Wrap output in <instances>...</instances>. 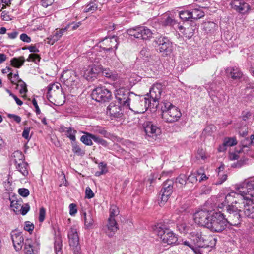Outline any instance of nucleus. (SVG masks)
I'll use <instances>...</instances> for the list:
<instances>
[{"label": "nucleus", "mask_w": 254, "mask_h": 254, "mask_svg": "<svg viewBox=\"0 0 254 254\" xmlns=\"http://www.w3.org/2000/svg\"><path fill=\"white\" fill-rule=\"evenodd\" d=\"M17 86L20 87L19 92L21 94L26 93L27 92L26 83L22 80H20L19 82L16 84Z\"/></svg>", "instance_id": "obj_53"}, {"label": "nucleus", "mask_w": 254, "mask_h": 254, "mask_svg": "<svg viewBox=\"0 0 254 254\" xmlns=\"http://www.w3.org/2000/svg\"><path fill=\"white\" fill-rule=\"evenodd\" d=\"M93 131L96 133L100 134L103 135L104 137H107L108 135V132L105 129L99 126L95 127L93 128Z\"/></svg>", "instance_id": "obj_49"}, {"label": "nucleus", "mask_w": 254, "mask_h": 254, "mask_svg": "<svg viewBox=\"0 0 254 254\" xmlns=\"http://www.w3.org/2000/svg\"><path fill=\"white\" fill-rule=\"evenodd\" d=\"M100 51L99 47L96 46L91 50V51L88 52V56L89 60L92 63H98L101 59V55H97L96 52Z\"/></svg>", "instance_id": "obj_28"}, {"label": "nucleus", "mask_w": 254, "mask_h": 254, "mask_svg": "<svg viewBox=\"0 0 254 254\" xmlns=\"http://www.w3.org/2000/svg\"><path fill=\"white\" fill-rule=\"evenodd\" d=\"M40 60V57L39 55L36 54H31L29 55L28 58L27 59L28 61H32L35 63L39 62Z\"/></svg>", "instance_id": "obj_58"}, {"label": "nucleus", "mask_w": 254, "mask_h": 254, "mask_svg": "<svg viewBox=\"0 0 254 254\" xmlns=\"http://www.w3.org/2000/svg\"><path fill=\"white\" fill-rule=\"evenodd\" d=\"M62 248V241L60 237H57L55 238L54 243V249L56 254L61 253Z\"/></svg>", "instance_id": "obj_46"}, {"label": "nucleus", "mask_w": 254, "mask_h": 254, "mask_svg": "<svg viewBox=\"0 0 254 254\" xmlns=\"http://www.w3.org/2000/svg\"><path fill=\"white\" fill-rule=\"evenodd\" d=\"M223 141L227 147L233 146L237 144V141L235 137H226L224 138Z\"/></svg>", "instance_id": "obj_50"}, {"label": "nucleus", "mask_w": 254, "mask_h": 254, "mask_svg": "<svg viewBox=\"0 0 254 254\" xmlns=\"http://www.w3.org/2000/svg\"><path fill=\"white\" fill-rule=\"evenodd\" d=\"M102 75L112 81H116L118 79L119 76L116 72L112 71L109 68L103 69L101 67V71Z\"/></svg>", "instance_id": "obj_30"}, {"label": "nucleus", "mask_w": 254, "mask_h": 254, "mask_svg": "<svg viewBox=\"0 0 254 254\" xmlns=\"http://www.w3.org/2000/svg\"><path fill=\"white\" fill-rule=\"evenodd\" d=\"M98 6V5L96 0L90 1L83 6V12L93 13L97 10Z\"/></svg>", "instance_id": "obj_31"}, {"label": "nucleus", "mask_w": 254, "mask_h": 254, "mask_svg": "<svg viewBox=\"0 0 254 254\" xmlns=\"http://www.w3.org/2000/svg\"><path fill=\"white\" fill-rule=\"evenodd\" d=\"M198 178H197L196 175L195 174L191 173L187 178V182L189 183L194 184L197 182Z\"/></svg>", "instance_id": "obj_57"}, {"label": "nucleus", "mask_w": 254, "mask_h": 254, "mask_svg": "<svg viewBox=\"0 0 254 254\" xmlns=\"http://www.w3.org/2000/svg\"><path fill=\"white\" fill-rule=\"evenodd\" d=\"M179 17L183 21H187L192 19L191 16V10H184L179 12Z\"/></svg>", "instance_id": "obj_44"}, {"label": "nucleus", "mask_w": 254, "mask_h": 254, "mask_svg": "<svg viewBox=\"0 0 254 254\" xmlns=\"http://www.w3.org/2000/svg\"><path fill=\"white\" fill-rule=\"evenodd\" d=\"M189 238L199 247L212 246L216 243L215 238L211 236L203 235L200 231L195 230L189 233Z\"/></svg>", "instance_id": "obj_5"}, {"label": "nucleus", "mask_w": 254, "mask_h": 254, "mask_svg": "<svg viewBox=\"0 0 254 254\" xmlns=\"http://www.w3.org/2000/svg\"><path fill=\"white\" fill-rule=\"evenodd\" d=\"M76 76V72L74 70H66L63 72L61 78L67 83H70L75 81L74 78Z\"/></svg>", "instance_id": "obj_25"}, {"label": "nucleus", "mask_w": 254, "mask_h": 254, "mask_svg": "<svg viewBox=\"0 0 254 254\" xmlns=\"http://www.w3.org/2000/svg\"><path fill=\"white\" fill-rule=\"evenodd\" d=\"M140 108L138 109H133V111H136L137 112H144L146 111L147 108L149 107H152L153 106L158 105V103H154L153 102L151 98H147L146 97L143 98L142 100H141V97L140 96Z\"/></svg>", "instance_id": "obj_20"}, {"label": "nucleus", "mask_w": 254, "mask_h": 254, "mask_svg": "<svg viewBox=\"0 0 254 254\" xmlns=\"http://www.w3.org/2000/svg\"><path fill=\"white\" fill-rule=\"evenodd\" d=\"M153 230L154 233L156 234L160 239L163 244L168 245H178V237L170 229L163 224L159 223L155 225Z\"/></svg>", "instance_id": "obj_2"}, {"label": "nucleus", "mask_w": 254, "mask_h": 254, "mask_svg": "<svg viewBox=\"0 0 254 254\" xmlns=\"http://www.w3.org/2000/svg\"><path fill=\"white\" fill-rule=\"evenodd\" d=\"M110 216L109 218L115 219V217L117 216L120 213L119 208L114 204H111L109 210Z\"/></svg>", "instance_id": "obj_45"}, {"label": "nucleus", "mask_w": 254, "mask_h": 254, "mask_svg": "<svg viewBox=\"0 0 254 254\" xmlns=\"http://www.w3.org/2000/svg\"><path fill=\"white\" fill-rule=\"evenodd\" d=\"M70 246L74 251V254L80 253V247L79 245V237L76 229L72 227L68 233Z\"/></svg>", "instance_id": "obj_15"}, {"label": "nucleus", "mask_w": 254, "mask_h": 254, "mask_svg": "<svg viewBox=\"0 0 254 254\" xmlns=\"http://www.w3.org/2000/svg\"><path fill=\"white\" fill-rule=\"evenodd\" d=\"M115 97L121 105L124 107L133 110V109L140 108V96L128 91L124 88L116 90Z\"/></svg>", "instance_id": "obj_1"}, {"label": "nucleus", "mask_w": 254, "mask_h": 254, "mask_svg": "<svg viewBox=\"0 0 254 254\" xmlns=\"http://www.w3.org/2000/svg\"><path fill=\"white\" fill-rule=\"evenodd\" d=\"M191 10L192 19L197 20L204 16V12L200 8H194Z\"/></svg>", "instance_id": "obj_37"}, {"label": "nucleus", "mask_w": 254, "mask_h": 254, "mask_svg": "<svg viewBox=\"0 0 254 254\" xmlns=\"http://www.w3.org/2000/svg\"><path fill=\"white\" fill-rule=\"evenodd\" d=\"M92 98L99 102H109L112 98V93L105 86L98 87L93 90Z\"/></svg>", "instance_id": "obj_8"}, {"label": "nucleus", "mask_w": 254, "mask_h": 254, "mask_svg": "<svg viewBox=\"0 0 254 254\" xmlns=\"http://www.w3.org/2000/svg\"><path fill=\"white\" fill-rule=\"evenodd\" d=\"M218 176L219 177L218 180L215 183V184L216 185H221L226 181L227 178V175L226 174H221V173H218Z\"/></svg>", "instance_id": "obj_54"}, {"label": "nucleus", "mask_w": 254, "mask_h": 254, "mask_svg": "<svg viewBox=\"0 0 254 254\" xmlns=\"http://www.w3.org/2000/svg\"><path fill=\"white\" fill-rule=\"evenodd\" d=\"M229 5L231 8L242 15H248L251 7L246 0H230Z\"/></svg>", "instance_id": "obj_9"}, {"label": "nucleus", "mask_w": 254, "mask_h": 254, "mask_svg": "<svg viewBox=\"0 0 254 254\" xmlns=\"http://www.w3.org/2000/svg\"><path fill=\"white\" fill-rule=\"evenodd\" d=\"M21 41L26 43H30L31 41V38L25 33H22L20 36Z\"/></svg>", "instance_id": "obj_64"}, {"label": "nucleus", "mask_w": 254, "mask_h": 254, "mask_svg": "<svg viewBox=\"0 0 254 254\" xmlns=\"http://www.w3.org/2000/svg\"><path fill=\"white\" fill-rule=\"evenodd\" d=\"M86 197L90 199L94 196V194L92 190L89 187L86 188L85 190Z\"/></svg>", "instance_id": "obj_63"}, {"label": "nucleus", "mask_w": 254, "mask_h": 254, "mask_svg": "<svg viewBox=\"0 0 254 254\" xmlns=\"http://www.w3.org/2000/svg\"><path fill=\"white\" fill-rule=\"evenodd\" d=\"M162 25L165 26H174L177 24V21L172 17L164 16L161 21Z\"/></svg>", "instance_id": "obj_36"}, {"label": "nucleus", "mask_w": 254, "mask_h": 254, "mask_svg": "<svg viewBox=\"0 0 254 254\" xmlns=\"http://www.w3.org/2000/svg\"><path fill=\"white\" fill-rule=\"evenodd\" d=\"M205 88L207 90L210 97L212 99L213 96H217V92L219 90V87L216 83H209L205 85Z\"/></svg>", "instance_id": "obj_29"}, {"label": "nucleus", "mask_w": 254, "mask_h": 254, "mask_svg": "<svg viewBox=\"0 0 254 254\" xmlns=\"http://www.w3.org/2000/svg\"><path fill=\"white\" fill-rule=\"evenodd\" d=\"M84 225L88 229L93 228L94 225V218L92 213L90 211L83 213Z\"/></svg>", "instance_id": "obj_26"}, {"label": "nucleus", "mask_w": 254, "mask_h": 254, "mask_svg": "<svg viewBox=\"0 0 254 254\" xmlns=\"http://www.w3.org/2000/svg\"><path fill=\"white\" fill-rule=\"evenodd\" d=\"M24 159V156L21 151H15L11 155V160L15 165L23 161Z\"/></svg>", "instance_id": "obj_34"}, {"label": "nucleus", "mask_w": 254, "mask_h": 254, "mask_svg": "<svg viewBox=\"0 0 254 254\" xmlns=\"http://www.w3.org/2000/svg\"><path fill=\"white\" fill-rule=\"evenodd\" d=\"M214 127L212 125L207 126L203 130L201 136L206 137L208 136H211L213 132Z\"/></svg>", "instance_id": "obj_47"}, {"label": "nucleus", "mask_w": 254, "mask_h": 254, "mask_svg": "<svg viewBox=\"0 0 254 254\" xmlns=\"http://www.w3.org/2000/svg\"><path fill=\"white\" fill-rule=\"evenodd\" d=\"M107 113L111 116L118 118L122 114L121 112V106L119 105H116L114 103H111L107 107Z\"/></svg>", "instance_id": "obj_23"}, {"label": "nucleus", "mask_w": 254, "mask_h": 254, "mask_svg": "<svg viewBox=\"0 0 254 254\" xmlns=\"http://www.w3.org/2000/svg\"><path fill=\"white\" fill-rule=\"evenodd\" d=\"M93 141L99 144H101L104 147L108 146V142L105 140L94 134L93 136Z\"/></svg>", "instance_id": "obj_51"}, {"label": "nucleus", "mask_w": 254, "mask_h": 254, "mask_svg": "<svg viewBox=\"0 0 254 254\" xmlns=\"http://www.w3.org/2000/svg\"><path fill=\"white\" fill-rule=\"evenodd\" d=\"M242 204H229L227 205L226 210L228 213H240Z\"/></svg>", "instance_id": "obj_40"}, {"label": "nucleus", "mask_w": 254, "mask_h": 254, "mask_svg": "<svg viewBox=\"0 0 254 254\" xmlns=\"http://www.w3.org/2000/svg\"><path fill=\"white\" fill-rule=\"evenodd\" d=\"M162 85L156 83L154 84L150 89L149 96L151 100L154 103H158L162 92Z\"/></svg>", "instance_id": "obj_18"}, {"label": "nucleus", "mask_w": 254, "mask_h": 254, "mask_svg": "<svg viewBox=\"0 0 254 254\" xmlns=\"http://www.w3.org/2000/svg\"><path fill=\"white\" fill-rule=\"evenodd\" d=\"M101 71V66L95 64L89 65L83 68V77L88 81H94L97 79Z\"/></svg>", "instance_id": "obj_11"}, {"label": "nucleus", "mask_w": 254, "mask_h": 254, "mask_svg": "<svg viewBox=\"0 0 254 254\" xmlns=\"http://www.w3.org/2000/svg\"><path fill=\"white\" fill-rule=\"evenodd\" d=\"M77 131L73 128L69 127L67 129L65 134L71 141V143L76 141L75 135Z\"/></svg>", "instance_id": "obj_41"}, {"label": "nucleus", "mask_w": 254, "mask_h": 254, "mask_svg": "<svg viewBox=\"0 0 254 254\" xmlns=\"http://www.w3.org/2000/svg\"><path fill=\"white\" fill-rule=\"evenodd\" d=\"M30 210V206L28 203L25 204L21 206V207L19 210L20 213L22 215H26Z\"/></svg>", "instance_id": "obj_55"}, {"label": "nucleus", "mask_w": 254, "mask_h": 254, "mask_svg": "<svg viewBox=\"0 0 254 254\" xmlns=\"http://www.w3.org/2000/svg\"><path fill=\"white\" fill-rule=\"evenodd\" d=\"M173 184V181L170 180H167L163 183L162 188L159 193L160 197L158 203L160 206L163 205L172 193Z\"/></svg>", "instance_id": "obj_10"}, {"label": "nucleus", "mask_w": 254, "mask_h": 254, "mask_svg": "<svg viewBox=\"0 0 254 254\" xmlns=\"http://www.w3.org/2000/svg\"><path fill=\"white\" fill-rule=\"evenodd\" d=\"M69 214L71 216H74L77 212V205L74 203L69 205Z\"/></svg>", "instance_id": "obj_61"}, {"label": "nucleus", "mask_w": 254, "mask_h": 254, "mask_svg": "<svg viewBox=\"0 0 254 254\" xmlns=\"http://www.w3.org/2000/svg\"><path fill=\"white\" fill-rule=\"evenodd\" d=\"M127 33L131 37L144 40H150L152 37V32L145 26H138L127 30Z\"/></svg>", "instance_id": "obj_7"}, {"label": "nucleus", "mask_w": 254, "mask_h": 254, "mask_svg": "<svg viewBox=\"0 0 254 254\" xmlns=\"http://www.w3.org/2000/svg\"><path fill=\"white\" fill-rule=\"evenodd\" d=\"M83 134L80 138V141L86 145L92 146L94 134L88 132H83Z\"/></svg>", "instance_id": "obj_32"}, {"label": "nucleus", "mask_w": 254, "mask_h": 254, "mask_svg": "<svg viewBox=\"0 0 254 254\" xmlns=\"http://www.w3.org/2000/svg\"><path fill=\"white\" fill-rule=\"evenodd\" d=\"M155 43L158 45V49L160 52L167 55L171 53L173 50L172 43L167 37L160 36L156 38Z\"/></svg>", "instance_id": "obj_12"}, {"label": "nucleus", "mask_w": 254, "mask_h": 254, "mask_svg": "<svg viewBox=\"0 0 254 254\" xmlns=\"http://www.w3.org/2000/svg\"><path fill=\"white\" fill-rule=\"evenodd\" d=\"M244 204V214L246 218L254 219V202L253 199H246Z\"/></svg>", "instance_id": "obj_19"}, {"label": "nucleus", "mask_w": 254, "mask_h": 254, "mask_svg": "<svg viewBox=\"0 0 254 254\" xmlns=\"http://www.w3.org/2000/svg\"><path fill=\"white\" fill-rule=\"evenodd\" d=\"M119 229L118 224L115 219L109 218L107 225L106 234L109 237H113Z\"/></svg>", "instance_id": "obj_21"}, {"label": "nucleus", "mask_w": 254, "mask_h": 254, "mask_svg": "<svg viewBox=\"0 0 254 254\" xmlns=\"http://www.w3.org/2000/svg\"><path fill=\"white\" fill-rule=\"evenodd\" d=\"M98 168L100 170L99 171H97L95 172V175L96 176L99 177L102 175L105 174L108 172V169L107 168V165L106 163L104 162H101L98 164Z\"/></svg>", "instance_id": "obj_39"}, {"label": "nucleus", "mask_w": 254, "mask_h": 254, "mask_svg": "<svg viewBox=\"0 0 254 254\" xmlns=\"http://www.w3.org/2000/svg\"><path fill=\"white\" fill-rule=\"evenodd\" d=\"M143 126L146 135L148 137L156 139L157 136L161 134L160 129L151 122H145Z\"/></svg>", "instance_id": "obj_17"}, {"label": "nucleus", "mask_w": 254, "mask_h": 254, "mask_svg": "<svg viewBox=\"0 0 254 254\" xmlns=\"http://www.w3.org/2000/svg\"><path fill=\"white\" fill-rule=\"evenodd\" d=\"M237 191L244 200L254 198V178L245 180L237 187Z\"/></svg>", "instance_id": "obj_6"}, {"label": "nucleus", "mask_w": 254, "mask_h": 254, "mask_svg": "<svg viewBox=\"0 0 254 254\" xmlns=\"http://www.w3.org/2000/svg\"><path fill=\"white\" fill-rule=\"evenodd\" d=\"M176 182L179 183L182 185L188 184L187 180H186V177L184 175H180V176L177 177L176 178Z\"/></svg>", "instance_id": "obj_59"}, {"label": "nucleus", "mask_w": 254, "mask_h": 254, "mask_svg": "<svg viewBox=\"0 0 254 254\" xmlns=\"http://www.w3.org/2000/svg\"><path fill=\"white\" fill-rule=\"evenodd\" d=\"M8 78L10 80L11 82L13 84H17L21 80L19 79L18 71H16V73L13 74L12 72H10L8 74Z\"/></svg>", "instance_id": "obj_48"}, {"label": "nucleus", "mask_w": 254, "mask_h": 254, "mask_svg": "<svg viewBox=\"0 0 254 254\" xmlns=\"http://www.w3.org/2000/svg\"><path fill=\"white\" fill-rule=\"evenodd\" d=\"M229 215L226 220L228 224H230L232 226H238L241 223L242 221V217L240 213H228Z\"/></svg>", "instance_id": "obj_24"}, {"label": "nucleus", "mask_w": 254, "mask_h": 254, "mask_svg": "<svg viewBox=\"0 0 254 254\" xmlns=\"http://www.w3.org/2000/svg\"><path fill=\"white\" fill-rule=\"evenodd\" d=\"M162 118L167 123H172L178 121L182 116L180 109L168 101L161 103Z\"/></svg>", "instance_id": "obj_3"}, {"label": "nucleus", "mask_w": 254, "mask_h": 254, "mask_svg": "<svg viewBox=\"0 0 254 254\" xmlns=\"http://www.w3.org/2000/svg\"><path fill=\"white\" fill-rule=\"evenodd\" d=\"M118 38L113 36L111 38L106 37L100 41L98 45L99 49L105 51H110L113 49L116 50L118 45Z\"/></svg>", "instance_id": "obj_13"}, {"label": "nucleus", "mask_w": 254, "mask_h": 254, "mask_svg": "<svg viewBox=\"0 0 254 254\" xmlns=\"http://www.w3.org/2000/svg\"><path fill=\"white\" fill-rule=\"evenodd\" d=\"M11 237L16 251H18L21 250L24 244V239L21 234L20 233H14L11 234Z\"/></svg>", "instance_id": "obj_22"}, {"label": "nucleus", "mask_w": 254, "mask_h": 254, "mask_svg": "<svg viewBox=\"0 0 254 254\" xmlns=\"http://www.w3.org/2000/svg\"><path fill=\"white\" fill-rule=\"evenodd\" d=\"M62 37L57 30L55 31L51 35L47 38V43L50 45H53Z\"/></svg>", "instance_id": "obj_38"}, {"label": "nucleus", "mask_w": 254, "mask_h": 254, "mask_svg": "<svg viewBox=\"0 0 254 254\" xmlns=\"http://www.w3.org/2000/svg\"><path fill=\"white\" fill-rule=\"evenodd\" d=\"M226 72L227 74H229L233 79H240L243 75L240 69L236 66L228 67Z\"/></svg>", "instance_id": "obj_27"}, {"label": "nucleus", "mask_w": 254, "mask_h": 254, "mask_svg": "<svg viewBox=\"0 0 254 254\" xmlns=\"http://www.w3.org/2000/svg\"><path fill=\"white\" fill-rule=\"evenodd\" d=\"M21 204L17 200H12L10 203V207L13 209L14 212H18L21 207Z\"/></svg>", "instance_id": "obj_52"}, {"label": "nucleus", "mask_w": 254, "mask_h": 254, "mask_svg": "<svg viewBox=\"0 0 254 254\" xmlns=\"http://www.w3.org/2000/svg\"><path fill=\"white\" fill-rule=\"evenodd\" d=\"M15 166L17 170L23 176H26L28 174V164L24 160L17 163Z\"/></svg>", "instance_id": "obj_33"}, {"label": "nucleus", "mask_w": 254, "mask_h": 254, "mask_svg": "<svg viewBox=\"0 0 254 254\" xmlns=\"http://www.w3.org/2000/svg\"><path fill=\"white\" fill-rule=\"evenodd\" d=\"M71 144L72 150L75 154L80 156H83L85 154L84 150L80 147L76 141L71 142Z\"/></svg>", "instance_id": "obj_42"}, {"label": "nucleus", "mask_w": 254, "mask_h": 254, "mask_svg": "<svg viewBox=\"0 0 254 254\" xmlns=\"http://www.w3.org/2000/svg\"><path fill=\"white\" fill-rule=\"evenodd\" d=\"M24 251L25 254H35L32 245V240L27 239L24 242Z\"/></svg>", "instance_id": "obj_35"}, {"label": "nucleus", "mask_w": 254, "mask_h": 254, "mask_svg": "<svg viewBox=\"0 0 254 254\" xmlns=\"http://www.w3.org/2000/svg\"><path fill=\"white\" fill-rule=\"evenodd\" d=\"M18 193L22 197H26L29 195V190L26 188H20L18 189Z\"/></svg>", "instance_id": "obj_60"}, {"label": "nucleus", "mask_w": 254, "mask_h": 254, "mask_svg": "<svg viewBox=\"0 0 254 254\" xmlns=\"http://www.w3.org/2000/svg\"><path fill=\"white\" fill-rule=\"evenodd\" d=\"M45 214H46V211H45V209L43 207L40 208V210H39V222H42L44 220L45 217Z\"/></svg>", "instance_id": "obj_62"}, {"label": "nucleus", "mask_w": 254, "mask_h": 254, "mask_svg": "<svg viewBox=\"0 0 254 254\" xmlns=\"http://www.w3.org/2000/svg\"><path fill=\"white\" fill-rule=\"evenodd\" d=\"M24 61L25 59L23 56L19 58H14L11 60V64L14 67L19 68L23 64Z\"/></svg>", "instance_id": "obj_43"}, {"label": "nucleus", "mask_w": 254, "mask_h": 254, "mask_svg": "<svg viewBox=\"0 0 254 254\" xmlns=\"http://www.w3.org/2000/svg\"><path fill=\"white\" fill-rule=\"evenodd\" d=\"M212 211L199 210L194 214V220L199 225L207 228V224L209 222Z\"/></svg>", "instance_id": "obj_14"}, {"label": "nucleus", "mask_w": 254, "mask_h": 254, "mask_svg": "<svg viewBox=\"0 0 254 254\" xmlns=\"http://www.w3.org/2000/svg\"><path fill=\"white\" fill-rule=\"evenodd\" d=\"M207 228L213 232H221L227 227L228 221L225 216L221 212H212Z\"/></svg>", "instance_id": "obj_4"}, {"label": "nucleus", "mask_w": 254, "mask_h": 254, "mask_svg": "<svg viewBox=\"0 0 254 254\" xmlns=\"http://www.w3.org/2000/svg\"><path fill=\"white\" fill-rule=\"evenodd\" d=\"M244 200L239 192H231L228 194L225 198L224 201L221 203L219 207L222 208L223 206L229 204H242L243 200Z\"/></svg>", "instance_id": "obj_16"}, {"label": "nucleus", "mask_w": 254, "mask_h": 254, "mask_svg": "<svg viewBox=\"0 0 254 254\" xmlns=\"http://www.w3.org/2000/svg\"><path fill=\"white\" fill-rule=\"evenodd\" d=\"M34 226L33 223H31L30 221H26L25 222V225L24 227V229L29 232V233H31L34 229Z\"/></svg>", "instance_id": "obj_56"}]
</instances>
